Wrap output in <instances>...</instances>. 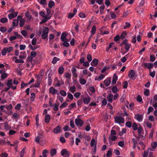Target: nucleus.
<instances>
[{"mask_svg": "<svg viewBox=\"0 0 157 157\" xmlns=\"http://www.w3.org/2000/svg\"><path fill=\"white\" fill-rule=\"evenodd\" d=\"M38 1L40 5H44L47 4L46 0H40V1L38 0Z\"/></svg>", "mask_w": 157, "mask_h": 157, "instance_id": "37998d69", "label": "nucleus"}, {"mask_svg": "<svg viewBox=\"0 0 157 157\" xmlns=\"http://www.w3.org/2000/svg\"><path fill=\"white\" fill-rule=\"evenodd\" d=\"M49 32V29L48 27L44 28L42 34V37L43 39H45L48 36V34Z\"/></svg>", "mask_w": 157, "mask_h": 157, "instance_id": "20e7f679", "label": "nucleus"}, {"mask_svg": "<svg viewBox=\"0 0 157 157\" xmlns=\"http://www.w3.org/2000/svg\"><path fill=\"white\" fill-rule=\"evenodd\" d=\"M154 110V108H153L151 106H150L149 107L148 110H147V114H150V113L152 112Z\"/></svg>", "mask_w": 157, "mask_h": 157, "instance_id": "5fc2aeb1", "label": "nucleus"}, {"mask_svg": "<svg viewBox=\"0 0 157 157\" xmlns=\"http://www.w3.org/2000/svg\"><path fill=\"white\" fill-rule=\"evenodd\" d=\"M137 129L139 138H143L144 137L143 135L144 134L143 131V128L141 126H140L138 127Z\"/></svg>", "mask_w": 157, "mask_h": 157, "instance_id": "9b49d317", "label": "nucleus"}, {"mask_svg": "<svg viewBox=\"0 0 157 157\" xmlns=\"http://www.w3.org/2000/svg\"><path fill=\"white\" fill-rule=\"evenodd\" d=\"M49 93L53 95L56 94H59L58 90L52 86H51L49 88Z\"/></svg>", "mask_w": 157, "mask_h": 157, "instance_id": "1a4fd4ad", "label": "nucleus"}, {"mask_svg": "<svg viewBox=\"0 0 157 157\" xmlns=\"http://www.w3.org/2000/svg\"><path fill=\"white\" fill-rule=\"evenodd\" d=\"M64 76L65 78L70 79L71 77V74L69 73L68 72L64 74Z\"/></svg>", "mask_w": 157, "mask_h": 157, "instance_id": "6e6d98bb", "label": "nucleus"}, {"mask_svg": "<svg viewBox=\"0 0 157 157\" xmlns=\"http://www.w3.org/2000/svg\"><path fill=\"white\" fill-rule=\"evenodd\" d=\"M59 59L56 57H54L52 61V63L53 64H56L57 61H59Z\"/></svg>", "mask_w": 157, "mask_h": 157, "instance_id": "72a5a7b5", "label": "nucleus"}, {"mask_svg": "<svg viewBox=\"0 0 157 157\" xmlns=\"http://www.w3.org/2000/svg\"><path fill=\"white\" fill-rule=\"evenodd\" d=\"M25 15L26 17L28 18V19L30 21L32 18V16L29 14L28 11H26L25 13Z\"/></svg>", "mask_w": 157, "mask_h": 157, "instance_id": "393cba45", "label": "nucleus"}, {"mask_svg": "<svg viewBox=\"0 0 157 157\" xmlns=\"http://www.w3.org/2000/svg\"><path fill=\"white\" fill-rule=\"evenodd\" d=\"M54 2L52 0H51L49 2L48 4V6L50 8H52L54 5Z\"/></svg>", "mask_w": 157, "mask_h": 157, "instance_id": "603ef678", "label": "nucleus"}, {"mask_svg": "<svg viewBox=\"0 0 157 157\" xmlns=\"http://www.w3.org/2000/svg\"><path fill=\"white\" fill-rule=\"evenodd\" d=\"M135 118L139 122H141L142 121L143 118V115L142 114H137L135 115Z\"/></svg>", "mask_w": 157, "mask_h": 157, "instance_id": "f8f14e48", "label": "nucleus"}, {"mask_svg": "<svg viewBox=\"0 0 157 157\" xmlns=\"http://www.w3.org/2000/svg\"><path fill=\"white\" fill-rule=\"evenodd\" d=\"M75 123L78 127H81L83 125L84 122L81 119L77 118L75 119Z\"/></svg>", "mask_w": 157, "mask_h": 157, "instance_id": "0eeeda50", "label": "nucleus"}, {"mask_svg": "<svg viewBox=\"0 0 157 157\" xmlns=\"http://www.w3.org/2000/svg\"><path fill=\"white\" fill-rule=\"evenodd\" d=\"M137 75H136L135 71L133 70H131L128 72V76L131 79L133 80L136 79Z\"/></svg>", "mask_w": 157, "mask_h": 157, "instance_id": "39448f33", "label": "nucleus"}, {"mask_svg": "<svg viewBox=\"0 0 157 157\" xmlns=\"http://www.w3.org/2000/svg\"><path fill=\"white\" fill-rule=\"evenodd\" d=\"M120 46H122L123 45L124 46L126 52H128L129 50L131 44H129L128 42V40L127 39H125L120 44Z\"/></svg>", "mask_w": 157, "mask_h": 157, "instance_id": "f03ea898", "label": "nucleus"}, {"mask_svg": "<svg viewBox=\"0 0 157 157\" xmlns=\"http://www.w3.org/2000/svg\"><path fill=\"white\" fill-rule=\"evenodd\" d=\"M112 155V150L111 148L109 149L106 154V156H110Z\"/></svg>", "mask_w": 157, "mask_h": 157, "instance_id": "a18cd8bd", "label": "nucleus"}, {"mask_svg": "<svg viewBox=\"0 0 157 157\" xmlns=\"http://www.w3.org/2000/svg\"><path fill=\"white\" fill-rule=\"evenodd\" d=\"M17 18L18 21H20V27H22L25 25V20L24 19L22 18V17L20 15H18L17 17Z\"/></svg>", "mask_w": 157, "mask_h": 157, "instance_id": "6e6552de", "label": "nucleus"}, {"mask_svg": "<svg viewBox=\"0 0 157 157\" xmlns=\"http://www.w3.org/2000/svg\"><path fill=\"white\" fill-rule=\"evenodd\" d=\"M37 55V53L36 51H33L31 52L30 56L34 58Z\"/></svg>", "mask_w": 157, "mask_h": 157, "instance_id": "864d4df0", "label": "nucleus"}, {"mask_svg": "<svg viewBox=\"0 0 157 157\" xmlns=\"http://www.w3.org/2000/svg\"><path fill=\"white\" fill-rule=\"evenodd\" d=\"M144 124L147 126L149 128H151L152 127V124L148 121H144Z\"/></svg>", "mask_w": 157, "mask_h": 157, "instance_id": "5701e85b", "label": "nucleus"}, {"mask_svg": "<svg viewBox=\"0 0 157 157\" xmlns=\"http://www.w3.org/2000/svg\"><path fill=\"white\" fill-rule=\"evenodd\" d=\"M8 19L6 17H2L0 20V22L2 23H5L7 21Z\"/></svg>", "mask_w": 157, "mask_h": 157, "instance_id": "e2e57ef3", "label": "nucleus"}, {"mask_svg": "<svg viewBox=\"0 0 157 157\" xmlns=\"http://www.w3.org/2000/svg\"><path fill=\"white\" fill-rule=\"evenodd\" d=\"M98 59H94L92 61L91 63V65L94 67L97 66L98 63Z\"/></svg>", "mask_w": 157, "mask_h": 157, "instance_id": "aec40b11", "label": "nucleus"}, {"mask_svg": "<svg viewBox=\"0 0 157 157\" xmlns=\"http://www.w3.org/2000/svg\"><path fill=\"white\" fill-rule=\"evenodd\" d=\"M68 109H71L75 107H76L75 103H73L71 104L68 106Z\"/></svg>", "mask_w": 157, "mask_h": 157, "instance_id": "c9c22d12", "label": "nucleus"}, {"mask_svg": "<svg viewBox=\"0 0 157 157\" xmlns=\"http://www.w3.org/2000/svg\"><path fill=\"white\" fill-rule=\"evenodd\" d=\"M13 84V81L12 79L8 80L6 83V85L7 87H11Z\"/></svg>", "mask_w": 157, "mask_h": 157, "instance_id": "a878e982", "label": "nucleus"}, {"mask_svg": "<svg viewBox=\"0 0 157 157\" xmlns=\"http://www.w3.org/2000/svg\"><path fill=\"white\" fill-rule=\"evenodd\" d=\"M61 154L63 157H69L70 156L69 151L66 149H63L61 151Z\"/></svg>", "mask_w": 157, "mask_h": 157, "instance_id": "9d476101", "label": "nucleus"}, {"mask_svg": "<svg viewBox=\"0 0 157 157\" xmlns=\"http://www.w3.org/2000/svg\"><path fill=\"white\" fill-rule=\"evenodd\" d=\"M13 47H10L8 48L5 47L2 50L1 53L2 56H5L7 53H9L13 50Z\"/></svg>", "mask_w": 157, "mask_h": 157, "instance_id": "7ed1b4c3", "label": "nucleus"}, {"mask_svg": "<svg viewBox=\"0 0 157 157\" xmlns=\"http://www.w3.org/2000/svg\"><path fill=\"white\" fill-rule=\"evenodd\" d=\"M105 77V75L103 74H101L98 78L96 77L95 79V80L100 81L102 80Z\"/></svg>", "mask_w": 157, "mask_h": 157, "instance_id": "7c9ffc66", "label": "nucleus"}, {"mask_svg": "<svg viewBox=\"0 0 157 157\" xmlns=\"http://www.w3.org/2000/svg\"><path fill=\"white\" fill-rule=\"evenodd\" d=\"M41 80V78L39 77H37V83L34 84L33 87H39L40 86V84Z\"/></svg>", "mask_w": 157, "mask_h": 157, "instance_id": "4468645a", "label": "nucleus"}, {"mask_svg": "<svg viewBox=\"0 0 157 157\" xmlns=\"http://www.w3.org/2000/svg\"><path fill=\"white\" fill-rule=\"evenodd\" d=\"M59 106V104H55L54 105V106H53L52 108L55 111H57L59 109L58 107Z\"/></svg>", "mask_w": 157, "mask_h": 157, "instance_id": "49530a36", "label": "nucleus"}, {"mask_svg": "<svg viewBox=\"0 0 157 157\" xmlns=\"http://www.w3.org/2000/svg\"><path fill=\"white\" fill-rule=\"evenodd\" d=\"M83 102L82 99H79L77 101L78 106L80 108L82 107Z\"/></svg>", "mask_w": 157, "mask_h": 157, "instance_id": "f704fd0d", "label": "nucleus"}, {"mask_svg": "<svg viewBox=\"0 0 157 157\" xmlns=\"http://www.w3.org/2000/svg\"><path fill=\"white\" fill-rule=\"evenodd\" d=\"M111 82V79L110 78H108L104 81V82L105 86H108Z\"/></svg>", "mask_w": 157, "mask_h": 157, "instance_id": "f3484780", "label": "nucleus"}, {"mask_svg": "<svg viewBox=\"0 0 157 157\" xmlns=\"http://www.w3.org/2000/svg\"><path fill=\"white\" fill-rule=\"evenodd\" d=\"M90 101V98L89 97L87 98H85L83 100V101L85 104H88Z\"/></svg>", "mask_w": 157, "mask_h": 157, "instance_id": "cd10ccee", "label": "nucleus"}, {"mask_svg": "<svg viewBox=\"0 0 157 157\" xmlns=\"http://www.w3.org/2000/svg\"><path fill=\"white\" fill-rule=\"evenodd\" d=\"M48 152V151L46 149H44L42 151V155L43 157H47V154Z\"/></svg>", "mask_w": 157, "mask_h": 157, "instance_id": "79ce46f5", "label": "nucleus"}, {"mask_svg": "<svg viewBox=\"0 0 157 157\" xmlns=\"http://www.w3.org/2000/svg\"><path fill=\"white\" fill-rule=\"evenodd\" d=\"M35 98V94L34 93H32L31 94L30 97V100L31 101H33Z\"/></svg>", "mask_w": 157, "mask_h": 157, "instance_id": "58836bf2", "label": "nucleus"}, {"mask_svg": "<svg viewBox=\"0 0 157 157\" xmlns=\"http://www.w3.org/2000/svg\"><path fill=\"white\" fill-rule=\"evenodd\" d=\"M18 14L17 12H13L8 15V17L10 19H12L13 18L17 17Z\"/></svg>", "mask_w": 157, "mask_h": 157, "instance_id": "ddd939ff", "label": "nucleus"}, {"mask_svg": "<svg viewBox=\"0 0 157 157\" xmlns=\"http://www.w3.org/2000/svg\"><path fill=\"white\" fill-rule=\"evenodd\" d=\"M13 117L14 119H17L19 117V115L17 113H14L13 114Z\"/></svg>", "mask_w": 157, "mask_h": 157, "instance_id": "680f3d73", "label": "nucleus"}, {"mask_svg": "<svg viewBox=\"0 0 157 157\" xmlns=\"http://www.w3.org/2000/svg\"><path fill=\"white\" fill-rule=\"evenodd\" d=\"M132 128L134 130H136L138 129L137 125L136 123H134L132 125Z\"/></svg>", "mask_w": 157, "mask_h": 157, "instance_id": "13d9d810", "label": "nucleus"}, {"mask_svg": "<svg viewBox=\"0 0 157 157\" xmlns=\"http://www.w3.org/2000/svg\"><path fill=\"white\" fill-rule=\"evenodd\" d=\"M67 36V34L65 33H63L61 36V39L63 42L67 41V39L66 38V37Z\"/></svg>", "mask_w": 157, "mask_h": 157, "instance_id": "dca6fc26", "label": "nucleus"}, {"mask_svg": "<svg viewBox=\"0 0 157 157\" xmlns=\"http://www.w3.org/2000/svg\"><path fill=\"white\" fill-rule=\"evenodd\" d=\"M52 82V80L50 76H48V85L49 86H51Z\"/></svg>", "mask_w": 157, "mask_h": 157, "instance_id": "0e129e2a", "label": "nucleus"}, {"mask_svg": "<svg viewBox=\"0 0 157 157\" xmlns=\"http://www.w3.org/2000/svg\"><path fill=\"white\" fill-rule=\"evenodd\" d=\"M6 108L8 110H11L13 108L12 105L11 104H10L9 105H5Z\"/></svg>", "mask_w": 157, "mask_h": 157, "instance_id": "338daca9", "label": "nucleus"}, {"mask_svg": "<svg viewBox=\"0 0 157 157\" xmlns=\"http://www.w3.org/2000/svg\"><path fill=\"white\" fill-rule=\"evenodd\" d=\"M18 20L17 19H14L13 22L12 26L13 27H16L18 25Z\"/></svg>", "mask_w": 157, "mask_h": 157, "instance_id": "c85d7f7f", "label": "nucleus"}, {"mask_svg": "<svg viewBox=\"0 0 157 157\" xmlns=\"http://www.w3.org/2000/svg\"><path fill=\"white\" fill-rule=\"evenodd\" d=\"M114 121L116 123L119 124H123L124 122V118L121 116L116 117L114 118Z\"/></svg>", "mask_w": 157, "mask_h": 157, "instance_id": "423d86ee", "label": "nucleus"}, {"mask_svg": "<svg viewBox=\"0 0 157 157\" xmlns=\"http://www.w3.org/2000/svg\"><path fill=\"white\" fill-rule=\"evenodd\" d=\"M149 90L148 89H145L144 91V94L146 96H148L149 94Z\"/></svg>", "mask_w": 157, "mask_h": 157, "instance_id": "052dcab7", "label": "nucleus"}, {"mask_svg": "<svg viewBox=\"0 0 157 157\" xmlns=\"http://www.w3.org/2000/svg\"><path fill=\"white\" fill-rule=\"evenodd\" d=\"M71 71L73 76L75 78H77L78 77V75L76 73L77 70L74 67H72Z\"/></svg>", "mask_w": 157, "mask_h": 157, "instance_id": "2eb2a0df", "label": "nucleus"}, {"mask_svg": "<svg viewBox=\"0 0 157 157\" xmlns=\"http://www.w3.org/2000/svg\"><path fill=\"white\" fill-rule=\"evenodd\" d=\"M63 129L64 131H71V129L68 125H65L63 128Z\"/></svg>", "mask_w": 157, "mask_h": 157, "instance_id": "4d7b16f0", "label": "nucleus"}, {"mask_svg": "<svg viewBox=\"0 0 157 157\" xmlns=\"http://www.w3.org/2000/svg\"><path fill=\"white\" fill-rule=\"evenodd\" d=\"M64 84V82L62 80H61L60 81L58 80V82L56 84V86L59 87L61 85H63Z\"/></svg>", "mask_w": 157, "mask_h": 157, "instance_id": "4c0bfd02", "label": "nucleus"}, {"mask_svg": "<svg viewBox=\"0 0 157 157\" xmlns=\"http://www.w3.org/2000/svg\"><path fill=\"white\" fill-rule=\"evenodd\" d=\"M64 71V68L63 67H60L58 68V73L60 75L62 74Z\"/></svg>", "mask_w": 157, "mask_h": 157, "instance_id": "c756f323", "label": "nucleus"}, {"mask_svg": "<svg viewBox=\"0 0 157 157\" xmlns=\"http://www.w3.org/2000/svg\"><path fill=\"white\" fill-rule=\"evenodd\" d=\"M70 91L73 94L76 91V88L74 86H71L70 88Z\"/></svg>", "mask_w": 157, "mask_h": 157, "instance_id": "8fccbe9b", "label": "nucleus"}, {"mask_svg": "<svg viewBox=\"0 0 157 157\" xmlns=\"http://www.w3.org/2000/svg\"><path fill=\"white\" fill-rule=\"evenodd\" d=\"M105 8V6L104 5L102 6H101L100 7L99 10H100V14H103L104 13V10Z\"/></svg>", "mask_w": 157, "mask_h": 157, "instance_id": "09e8293b", "label": "nucleus"}, {"mask_svg": "<svg viewBox=\"0 0 157 157\" xmlns=\"http://www.w3.org/2000/svg\"><path fill=\"white\" fill-rule=\"evenodd\" d=\"M112 91L114 93H117L118 91V90L117 86H113L112 88Z\"/></svg>", "mask_w": 157, "mask_h": 157, "instance_id": "3c124183", "label": "nucleus"}, {"mask_svg": "<svg viewBox=\"0 0 157 157\" xmlns=\"http://www.w3.org/2000/svg\"><path fill=\"white\" fill-rule=\"evenodd\" d=\"M7 77V74L5 73H3L2 75H1V79L3 80L5 79Z\"/></svg>", "mask_w": 157, "mask_h": 157, "instance_id": "de8ad7c7", "label": "nucleus"}, {"mask_svg": "<svg viewBox=\"0 0 157 157\" xmlns=\"http://www.w3.org/2000/svg\"><path fill=\"white\" fill-rule=\"evenodd\" d=\"M157 143L156 142H153L151 144V146L152 148L155 149L157 147Z\"/></svg>", "mask_w": 157, "mask_h": 157, "instance_id": "774afa93", "label": "nucleus"}, {"mask_svg": "<svg viewBox=\"0 0 157 157\" xmlns=\"http://www.w3.org/2000/svg\"><path fill=\"white\" fill-rule=\"evenodd\" d=\"M150 103L151 105L152 104V106L155 109H157V102H153V100L151 99L150 102Z\"/></svg>", "mask_w": 157, "mask_h": 157, "instance_id": "bb28decb", "label": "nucleus"}, {"mask_svg": "<svg viewBox=\"0 0 157 157\" xmlns=\"http://www.w3.org/2000/svg\"><path fill=\"white\" fill-rule=\"evenodd\" d=\"M131 26V24L130 23L128 22H126L125 23V25L124 27V29H127L128 28H129Z\"/></svg>", "mask_w": 157, "mask_h": 157, "instance_id": "69168bd1", "label": "nucleus"}, {"mask_svg": "<svg viewBox=\"0 0 157 157\" xmlns=\"http://www.w3.org/2000/svg\"><path fill=\"white\" fill-rule=\"evenodd\" d=\"M96 144L97 142L95 141V140L94 139H92L90 142V146L93 147L94 145L96 146Z\"/></svg>", "mask_w": 157, "mask_h": 157, "instance_id": "e433bc0d", "label": "nucleus"}, {"mask_svg": "<svg viewBox=\"0 0 157 157\" xmlns=\"http://www.w3.org/2000/svg\"><path fill=\"white\" fill-rule=\"evenodd\" d=\"M46 10L47 12L46 16L45 17L42 19L40 22V24L45 23L47 21L50 19L51 17V16L50 15V13L51 12V10L47 8Z\"/></svg>", "mask_w": 157, "mask_h": 157, "instance_id": "f257e3e1", "label": "nucleus"}, {"mask_svg": "<svg viewBox=\"0 0 157 157\" xmlns=\"http://www.w3.org/2000/svg\"><path fill=\"white\" fill-rule=\"evenodd\" d=\"M51 119V116L48 114L46 115L44 117V121L46 123L49 122Z\"/></svg>", "mask_w": 157, "mask_h": 157, "instance_id": "4be33fe9", "label": "nucleus"}, {"mask_svg": "<svg viewBox=\"0 0 157 157\" xmlns=\"http://www.w3.org/2000/svg\"><path fill=\"white\" fill-rule=\"evenodd\" d=\"M117 138V137L116 136L110 135L109 138V143H111V141H115Z\"/></svg>", "mask_w": 157, "mask_h": 157, "instance_id": "a211bd4d", "label": "nucleus"}, {"mask_svg": "<svg viewBox=\"0 0 157 157\" xmlns=\"http://www.w3.org/2000/svg\"><path fill=\"white\" fill-rule=\"evenodd\" d=\"M117 80V76L116 74H115L113 75L112 79V84H115Z\"/></svg>", "mask_w": 157, "mask_h": 157, "instance_id": "b1692460", "label": "nucleus"}, {"mask_svg": "<svg viewBox=\"0 0 157 157\" xmlns=\"http://www.w3.org/2000/svg\"><path fill=\"white\" fill-rule=\"evenodd\" d=\"M127 33L126 31H123L122 32V33H121V35L120 37H121V39L124 38L127 35Z\"/></svg>", "mask_w": 157, "mask_h": 157, "instance_id": "ea45409f", "label": "nucleus"}, {"mask_svg": "<svg viewBox=\"0 0 157 157\" xmlns=\"http://www.w3.org/2000/svg\"><path fill=\"white\" fill-rule=\"evenodd\" d=\"M35 120H36V125L37 126V127H38L39 125V116L38 115H37L36 116V118H35Z\"/></svg>", "mask_w": 157, "mask_h": 157, "instance_id": "a19ab883", "label": "nucleus"}, {"mask_svg": "<svg viewBox=\"0 0 157 157\" xmlns=\"http://www.w3.org/2000/svg\"><path fill=\"white\" fill-rule=\"evenodd\" d=\"M145 1L144 0H142L140 2L139 5L138 7H137L136 8V9L138 10V9L139 8V7H141L145 3Z\"/></svg>", "mask_w": 157, "mask_h": 157, "instance_id": "bf43d9fd", "label": "nucleus"}, {"mask_svg": "<svg viewBox=\"0 0 157 157\" xmlns=\"http://www.w3.org/2000/svg\"><path fill=\"white\" fill-rule=\"evenodd\" d=\"M56 153V150L55 149H52L50 152L51 155V156H53Z\"/></svg>", "mask_w": 157, "mask_h": 157, "instance_id": "c03bdc74", "label": "nucleus"}, {"mask_svg": "<svg viewBox=\"0 0 157 157\" xmlns=\"http://www.w3.org/2000/svg\"><path fill=\"white\" fill-rule=\"evenodd\" d=\"M61 130V128L59 126H57L53 129V132L55 134H57Z\"/></svg>", "mask_w": 157, "mask_h": 157, "instance_id": "412c9836", "label": "nucleus"}, {"mask_svg": "<svg viewBox=\"0 0 157 157\" xmlns=\"http://www.w3.org/2000/svg\"><path fill=\"white\" fill-rule=\"evenodd\" d=\"M96 30V27L95 25H93L91 30V33L92 35H94L95 34Z\"/></svg>", "mask_w": 157, "mask_h": 157, "instance_id": "2f4dec72", "label": "nucleus"}, {"mask_svg": "<svg viewBox=\"0 0 157 157\" xmlns=\"http://www.w3.org/2000/svg\"><path fill=\"white\" fill-rule=\"evenodd\" d=\"M80 83L82 85L85 84L86 82V80L84 78H80L79 79Z\"/></svg>", "mask_w": 157, "mask_h": 157, "instance_id": "473e14b6", "label": "nucleus"}, {"mask_svg": "<svg viewBox=\"0 0 157 157\" xmlns=\"http://www.w3.org/2000/svg\"><path fill=\"white\" fill-rule=\"evenodd\" d=\"M113 95L112 94H109L107 97L108 101L110 103H112L113 101Z\"/></svg>", "mask_w": 157, "mask_h": 157, "instance_id": "6ab92c4d", "label": "nucleus"}]
</instances>
